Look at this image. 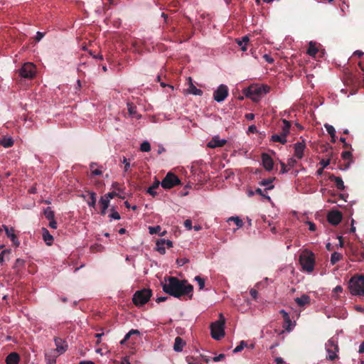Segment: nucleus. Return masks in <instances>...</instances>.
<instances>
[{"instance_id": "f257e3e1", "label": "nucleus", "mask_w": 364, "mask_h": 364, "mask_svg": "<svg viewBox=\"0 0 364 364\" xmlns=\"http://www.w3.org/2000/svg\"><path fill=\"white\" fill-rule=\"evenodd\" d=\"M167 282L163 284L164 292L176 298L188 296L189 299H192L193 287L188 284L186 280H180L177 277H169Z\"/></svg>"}, {"instance_id": "f03ea898", "label": "nucleus", "mask_w": 364, "mask_h": 364, "mask_svg": "<svg viewBox=\"0 0 364 364\" xmlns=\"http://www.w3.org/2000/svg\"><path fill=\"white\" fill-rule=\"evenodd\" d=\"M349 289L353 295L364 296V275H354L349 281Z\"/></svg>"}, {"instance_id": "7ed1b4c3", "label": "nucleus", "mask_w": 364, "mask_h": 364, "mask_svg": "<svg viewBox=\"0 0 364 364\" xmlns=\"http://www.w3.org/2000/svg\"><path fill=\"white\" fill-rule=\"evenodd\" d=\"M225 318L223 314H220V319L210 324L211 336L219 341L225 336L224 331Z\"/></svg>"}, {"instance_id": "20e7f679", "label": "nucleus", "mask_w": 364, "mask_h": 364, "mask_svg": "<svg viewBox=\"0 0 364 364\" xmlns=\"http://www.w3.org/2000/svg\"><path fill=\"white\" fill-rule=\"evenodd\" d=\"M270 87L267 85H253L248 88L247 96L257 102L263 95L269 92Z\"/></svg>"}, {"instance_id": "39448f33", "label": "nucleus", "mask_w": 364, "mask_h": 364, "mask_svg": "<svg viewBox=\"0 0 364 364\" xmlns=\"http://www.w3.org/2000/svg\"><path fill=\"white\" fill-rule=\"evenodd\" d=\"M299 262L303 270L311 272L315 265L314 255L311 252L301 254L299 257Z\"/></svg>"}, {"instance_id": "423d86ee", "label": "nucleus", "mask_w": 364, "mask_h": 364, "mask_svg": "<svg viewBox=\"0 0 364 364\" xmlns=\"http://www.w3.org/2000/svg\"><path fill=\"white\" fill-rule=\"evenodd\" d=\"M151 296V291L150 289H144L134 293L132 301L136 306H142L149 300Z\"/></svg>"}, {"instance_id": "0eeeda50", "label": "nucleus", "mask_w": 364, "mask_h": 364, "mask_svg": "<svg viewBox=\"0 0 364 364\" xmlns=\"http://www.w3.org/2000/svg\"><path fill=\"white\" fill-rule=\"evenodd\" d=\"M18 72L21 77L26 79H32L36 75V68L33 63H26L19 69Z\"/></svg>"}, {"instance_id": "6e6552de", "label": "nucleus", "mask_w": 364, "mask_h": 364, "mask_svg": "<svg viewBox=\"0 0 364 364\" xmlns=\"http://www.w3.org/2000/svg\"><path fill=\"white\" fill-rule=\"evenodd\" d=\"M180 183L181 181L178 177L174 173L169 172L162 180L161 185L164 189H171Z\"/></svg>"}, {"instance_id": "1a4fd4ad", "label": "nucleus", "mask_w": 364, "mask_h": 364, "mask_svg": "<svg viewBox=\"0 0 364 364\" xmlns=\"http://www.w3.org/2000/svg\"><path fill=\"white\" fill-rule=\"evenodd\" d=\"M349 252L350 253L351 259L356 262L364 261V247L363 245H350Z\"/></svg>"}, {"instance_id": "9d476101", "label": "nucleus", "mask_w": 364, "mask_h": 364, "mask_svg": "<svg viewBox=\"0 0 364 364\" xmlns=\"http://www.w3.org/2000/svg\"><path fill=\"white\" fill-rule=\"evenodd\" d=\"M326 351L328 354V359L330 360H334L338 358L336 353L338 351V346L337 341L331 338L326 343Z\"/></svg>"}, {"instance_id": "9b49d317", "label": "nucleus", "mask_w": 364, "mask_h": 364, "mask_svg": "<svg viewBox=\"0 0 364 364\" xmlns=\"http://www.w3.org/2000/svg\"><path fill=\"white\" fill-rule=\"evenodd\" d=\"M228 88L225 85H220L213 92V98L218 102H223L228 96Z\"/></svg>"}, {"instance_id": "f8f14e48", "label": "nucleus", "mask_w": 364, "mask_h": 364, "mask_svg": "<svg viewBox=\"0 0 364 364\" xmlns=\"http://www.w3.org/2000/svg\"><path fill=\"white\" fill-rule=\"evenodd\" d=\"M343 218L341 212L339 210H331L327 215V220L333 225H337L340 223Z\"/></svg>"}, {"instance_id": "ddd939ff", "label": "nucleus", "mask_w": 364, "mask_h": 364, "mask_svg": "<svg viewBox=\"0 0 364 364\" xmlns=\"http://www.w3.org/2000/svg\"><path fill=\"white\" fill-rule=\"evenodd\" d=\"M55 344L56 346V349L54 350L58 353V355L64 353L68 349V344L66 341L62 339L61 338H55L54 339Z\"/></svg>"}, {"instance_id": "4468645a", "label": "nucleus", "mask_w": 364, "mask_h": 364, "mask_svg": "<svg viewBox=\"0 0 364 364\" xmlns=\"http://www.w3.org/2000/svg\"><path fill=\"white\" fill-rule=\"evenodd\" d=\"M261 158L264 168L268 171H272L274 167V161L272 157L268 154L263 153Z\"/></svg>"}, {"instance_id": "2eb2a0df", "label": "nucleus", "mask_w": 364, "mask_h": 364, "mask_svg": "<svg viewBox=\"0 0 364 364\" xmlns=\"http://www.w3.org/2000/svg\"><path fill=\"white\" fill-rule=\"evenodd\" d=\"M279 314L282 316L284 320L283 327L287 331H291L292 330V326L294 324L291 322L290 316L287 312H286L284 309L279 311Z\"/></svg>"}, {"instance_id": "dca6fc26", "label": "nucleus", "mask_w": 364, "mask_h": 364, "mask_svg": "<svg viewBox=\"0 0 364 364\" xmlns=\"http://www.w3.org/2000/svg\"><path fill=\"white\" fill-rule=\"evenodd\" d=\"M305 148L306 144L304 140H302V141L296 142L294 144V156L298 159H301L303 158Z\"/></svg>"}, {"instance_id": "f3484780", "label": "nucleus", "mask_w": 364, "mask_h": 364, "mask_svg": "<svg viewBox=\"0 0 364 364\" xmlns=\"http://www.w3.org/2000/svg\"><path fill=\"white\" fill-rule=\"evenodd\" d=\"M227 141L225 139H220L219 136H214L212 139L208 143V147L211 149H215L217 147H223Z\"/></svg>"}, {"instance_id": "a211bd4d", "label": "nucleus", "mask_w": 364, "mask_h": 364, "mask_svg": "<svg viewBox=\"0 0 364 364\" xmlns=\"http://www.w3.org/2000/svg\"><path fill=\"white\" fill-rule=\"evenodd\" d=\"M58 353L54 350V349H50L46 352L45 358L48 364H55L56 358L58 356Z\"/></svg>"}, {"instance_id": "6ab92c4d", "label": "nucleus", "mask_w": 364, "mask_h": 364, "mask_svg": "<svg viewBox=\"0 0 364 364\" xmlns=\"http://www.w3.org/2000/svg\"><path fill=\"white\" fill-rule=\"evenodd\" d=\"M282 122H283L284 125L282 127L281 131L279 132V134H281L283 137L287 139V136L290 133L291 122L285 119H282Z\"/></svg>"}, {"instance_id": "aec40b11", "label": "nucleus", "mask_w": 364, "mask_h": 364, "mask_svg": "<svg viewBox=\"0 0 364 364\" xmlns=\"http://www.w3.org/2000/svg\"><path fill=\"white\" fill-rule=\"evenodd\" d=\"M328 179L331 181H334L336 183V188L338 190L343 191L345 189L344 183L341 177L336 176L333 174H329Z\"/></svg>"}, {"instance_id": "412c9836", "label": "nucleus", "mask_w": 364, "mask_h": 364, "mask_svg": "<svg viewBox=\"0 0 364 364\" xmlns=\"http://www.w3.org/2000/svg\"><path fill=\"white\" fill-rule=\"evenodd\" d=\"M188 80H189V86L187 90V92L189 94L194 95L201 96L203 95V91L201 90L196 87V86L192 82L191 77H188Z\"/></svg>"}, {"instance_id": "4be33fe9", "label": "nucleus", "mask_w": 364, "mask_h": 364, "mask_svg": "<svg viewBox=\"0 0 364 364\" xmlns=\"http://www.w3.org/2000/svg\"><path fill=\"white\" fill-rule=\"evenodd\" d=\"M20 360L19 355L17 353H9L6 358V364H18Z\"/></svg>"}, {"instance_id": "5701e85b", "label": "nucleus", "mask_w": 364, "mask_h": 364, "mask_svg": "<svg viewBox=\"0 0 364 364\" xmlns=\"http://www.w3.org/2000/svg\"><path fill=\"white\" fill-rule=\"evenodd\" d=\"M186 345V342L183 339L179 336L175 338L173 344V350L176 352H181L183 350V346Z\"/></svg>"}, {"instance_id": "b1692460", "label": "nucleus", "mask_w": 364, "mask_h": 364, "mask_svg": "<svg viewBox=\"0 0 364 364\" xmlns=\"http://www.w3.org/2000/svg\"><path fill=\"white\" fill-rule=\"evenodd\" d=\"M294 301L299 306L302 307L310 304V297L306 294H303L301 297H296Z\"/></svg>"}, {"instance_id": "393cba45", "label": "nucleus", "mask_w": 364, "mask_h": 364, "mask_svg": "<svg viewBox=\"0 0 364 364\" xmlns=\"http://www.w3.org/2000/svg\"><path fill=\"white\" fill-rule=\"evenodd\" d=\"M43 239L48 245H50L53 242V237L50 234L49 231L46 228H42Z\"/></svg>"}, {"instance_id": "a878e982", "label": "nucleus", "mask_w": 364, "mask_h": 364, "mask_svg": "<svg viewBox=\"0 0 364 364\" xmlns=\"http://www.w3.org/2000/svg\"><path fill=\"white\" fill-rule=\"evenodd\" d=\"M100 204L101 206L100 213L102 215H105L106 214V210L109 205V200H108V199L105 198V197H101L100 200Z\"/></svg>"}, {"instance_id": "bb28decb", "label": "nucleus", "mask_w": 364, "mask_h": 364, "mask_svg": "<svg viewBox=\"0 0 364 364\" xmlns=\"http://www.w3.org/2000/svg\"><path fill=\"white\" fill-rule=\"evenodd\" d=\"M166 240L161 239L158 240L156 242V250L161 255H164L166 253V245H165Z\"/></svg>"}, {"instance_id": "cd10ccee", "label": "nucleus", "mask_w": 364, "mask_h": 364, "mask_svg": "<svg viewBox=\"0 0 364 364\" xmlns=\"http://www.w3.org/2000/svg\"><path fill=\"white\" fill-rule=\"evenodd\" d=\"M270 141L273 142H279L282 144H285L287 142V139L283 137L279 134H274L271 136Z\"/></svg>"}, {"instance_id": "c85d7f7f", "label": "nucleus", "mask_w": 364, "mask_h": 364, "mask_svg": "<svg viewBox=\"0 0 364 364\" xmlns=\"http://www.w3.org/2000/svg\"><path fill=\"white\" fill-rule=\"evenodd\" d=\"M341 157L344 160H350L347 164L344 165L343 170H346L350 166V164L352 159V153L349 151H343L341 154Z\"/></svg>"}, {"instance_id": "c756f323", "label": "nucleus", "mask_w": 364, "mask_h": 364, "mask_svg": "<svg viewBox=\"0 0 364 364\" xmlns=\"http://www.w3.org/2000/svg\"><path fill=\"white\" fill-rule=\"evenodd\" d=\"M129 114L132 117L140 118V115L136 116V107L133 102H127V104Z\"/></svg>"}, {"instance_id": "7c9ffc66", "label": "nucleus", "mask_w": 364, "mask_h": 364, "mask_svg": "<svg viewBox=\"0 0 364 364\" xmlns=\"http://www.w3.org/2000/svg\"><path fill=\"white\" fill-rule=\"evenodd\" d=\"M274 179H275L274 177L269 178H267V179H263L262 181H261L259 182V185L262 186H269L267 188H265V191L272 190L274 187L273 185H272V183L274 181Z\"/></svg>"}, {"instance_id": "2f4dec72", "label": "nucleus", "mask_w": 364, "mask_h": 364, "mask_svg": "<svg viewBox=\"0 0 364 364\" xmlns=\"http://www.w3.org/2000/svg\"><path fill=\"white\" fill-rule=\"evenodd\" d=\"M6 236L10 238L11 241L12 242L13 245L16 247L19 246V241L17 237V236L14 234V230L12 229L11 231H9V233L6 234Z\"/></svg>"}, {"instance_id": "473e14b6", "label": "nucleus", "mask_w": 364, "mask_h": 364, "mask_svg": "<svg viewBox=\"0 0 364 364\" xmlns=\"http://www.w3.org/2000/svg\"><path fill=\"white\" fill-rule=\"evenodd\" d=\"M160 182L158 181V180H156L154 183L152 184V186H151L146 191V192L150 194L151 196H156V192L155 191V189L158 188L159 185H160Z\"/></svg>"}, {"instance_id": "72a5a7b5", "label": "nucleus", "mask_w": 364, "mask_h": 364, "mask_svg": "<svg viewBox=\"0 0 364 364\" xmlns=\"http://www.w3.org/2000/svg\"><path fill=\"white\" fill-rule=\"evenodd\" d=\"M318 51V50L316 48L315 43L310 42L307 50V53L311 56H315Z\"/></svg>"}, {"instance_id": "f704fd0d", "label": "nucleus", "mask_w": 364, "mask_h": 364, "mask_svg": "<svg viewBox=\"0 0 364 364\" xmlns=\"http://www.w3.org/2000/svg\"><path fill=\"white\" fill-rule=\"evenodd\" d=\"M89 194L90 200L87 201V204L89 206L95 208L97 201V194L94 192H89Z\"/></svg>"}, {"instance_id": "c9c22d12", "label": "nucleus", "mask_w": 364, "mask_h": 364, "mask_svg": "<svg viewBox=\"0 0 364 364\" xmlns=\"http://www.w3.org/2000/svg\"><path fill=\"white\" fill-rule=\"evenodd\" d=\"M0 144L5 148H9L13 146L14 141L11 138L4 137L0 141Z\"/></svg>"}, {"instance_id": "e433bc0d", "label": "nucleus", "mask_w": 364, "mask_h": 364, "mask_svg": "<svg viewBox=\"0 0 364 364\" xmlns=\"http://www.w3.org/2000/svg\"><path fill=\"white\" fill-rule=\"evenodd\" d=\"M43 214L45 215V217L48 220H53V218H55V213H54V211H53L51 210V208L50 207H48L46 208L44 211H43Z\"/></svg>"}, {"instance_id": "4c0bfd02", "label": "nucleus", "mask_w": 364, "mask_h": 364, "mask_svg": "<svg viewBox=\"0 0 364 364\" xmlns=\"http://www.w3.org/2000/svg\"><path fill=\"white\" fill-rule=\"evenodd\" d=\"M342 258V255L337 252H334L333 253L331 254V262L332 264H335L336 263H337L338 261H340Z\"/></svg>"}, {"instance_id": "58836bf2", "label": "nucleus", "mask_w": 364, "mask_h": 364, "mask_svg": "<svg viewBox=\"0 0 364 364\" xmlns=\"http://www.w3.org/2000/svg\"><path fill=\"white\" fill-rule=\"evenodd\" d=\"M245 347H247V343L245 341H240V344L233 350V353H237L244 349Z\"/></svg>"}, {"instance_id": "ea45409f", "label": "nucleus", "mask_w": 364, "mask_h": 364, "mask_svg": "<svg viewBox=\"0 0 364 364\" xmlns=\"http://www.w3.org/2000/svg\"><path fill=\"white\" fill-rule=\"evenodd\" d=\"M140 150L144 152H148L151 150V145L148 141H144L140 146Z\"/></svg>"}, {"instance_id": "a19ab883", "label": "nucleus", "mask_w": 364, "mask_h": 364, "mask_svg": "<svg viewBox=\"0 0 364 364\" xmlns=\"http://www.w3.org/2000/svg\"><path fill=\"white\" fill-rule=\"evenodd\" d=\"M194 279L198 282L199 289H203L205 287V279L200 276H196Z\"/></svg>"}, {"instance_id": "79ce46f5", "label": "nucleus", "mask_w": 364, "mask_h": 364, "mask_svg": "<svg viewBox=\"0 0 364 364\" xmlns=\"http://www.w3.org/2000/svg\"><path fill=\"white\" fill-rule=\"evenodd\" d=\"M327 132L328 133V134L330 136H333V135H335L336 134V130H335V128L332 126V125H330L328 124H326L324 125Z\"/></svg>"}, {"instance_id": "37998d69", "label": "nucleus", "mask_w": 364, "mask_h": 364, "mask_svg": "<svg viewBox=\"0 0 364 364\" xmlns=\"http://www.w3.org/2000/svg\"><path fill=\"white\" fill-rule=\"evenodd\" d=\"M149 233L153 235V234L159 233L161 230V228L159 225H156L154 227H149Z\"/></svg>"}, {"instance_id": "c03bdc74", "label": "nucleus", "mask_w": 364, "mask_h": 364, "mask_svg": "<svg viewBox=\"0 0 364 364\" xmlns=\"http://www.w3.org/2000/svg\"><path fill=\"white\" fill-rule=\"evenodd\" d=\"M230 220H233L235 223V225L240 228L243 225V222L241 219H240L238 217H232L230 218Z\"/></svg>"}, {"instance_id": "a18cd8bd", "label": "nucleus", "mask_w": 364, "mask_h": 364, "mask_svg": "<svg viewBox=\"0 0 364 364\" xmlns=\"http://www.w3.org/2000/svg\"><path fill=\"white\" fill-rule=\"evenodd\" d=\"M111 210H112V213L109 215V217L110 218H112V219L119 220L120 219V215L119 214V213L115 211L114 209H112Z\"/></svg>"}, {"instance_id": "49530a36", "label": "nucleus", "mask_w": 364, "mask_h": 364, "mask_svg": "<svg viewBox=\"0 0 364 364\" xmlns=\"http://www.w3.org/2000/svg\"><path fill=\"white\" fill-rule=\"evenodd\" d=\"M118 194L114 192V191H112V192H109L108 193H106L105 196H103L102 197H105V198L108 199V200H109L110 199H112L114 198L115 196H117Z\"/></svg>"}, {"instance_id": "de8ad7c7", "label": "nucleus", "mask_w": 364, "mask_h": 364, "mask_svg": "<svg viewBox=\"0 0 364 364\" xmlns=\"http://www.w3.org/2000/svg\"><path fill=\"white\" fill-rule=\"evenodd\" d=\"M255 193H257V194H258V195H259V196H262L263 198H264L267 199L268 200H271L270 197H269V196L264 195V194L263 193L262 190L261 188H257V189L255 190Z\"/></svg>"}, {"instance_id": "09e8293b", "label": "nucleus", "mask_w": 364, "mask_h": 364, "mask_svg": "<svg viewBox=\"0 0 364 364\" xmlns=\"http://www.w3.org/2000/svg\"><path fill=\"white\" fill-rule=\"evenodd\" d=\"M122 162L124 164V171L125 172L128 171V170L130 167V163H129V160L126 157H124Z\"/></svg>"}, {"instance_id": "8fccbe9b", "label": "nucleus", "mask_w": 364, "mask_h": 364, "mask_svg": "<svg viewBox=\"0 0 364 364\" xmlns=\"http://www.w3.org/2000/svg\"><path fill=\"white\" fill-rule=\"evenodd\" d=\"M330 161H331V158H328L326 160L321 159L320 161V164L321 165L322 168H325L326 167H327L329 165Z\"/></svg>"}, {"instance_id": "3c124183", "label": "nucleus", "mask_w": 364, "mask_h": 364, "mask_svg": "<svg viewBox=\"0 0 364 364\" xmlns=\"http://www.w3.org/2000/svg\"><path fill=\"white\" fill-rule=\"evenodd\" d=\"M45 36V33H42L40 31H38L36 33V36H35V40L36 42H39Z\"/></svg>"}, {"instance_id": "603ef678", "label": "nucleus", "mask_w": 364, "mask_h": 364, "mask_svg": "<svg viewBox=\"0 0 364 364\" xmlns=\"http://www.w3.org/2000/svg\"><path fill=\"white\" fill-rule=\"evenodd\" d=\"M176 262L178 265L180 266H183V264H186L187 262H188V259H186V258H181V259H178L176 260Z\"/></svg>"}, {"instance_id": "864d4df0", "label": "nucleus", "mask_w": 364, "mask_h": 364, "mask_svg": "<svg viewBox=\"0 0 364 364\" xmlns=\"http://www.w3.org/2000/svg\"><path fill=\"white\" fill-rule=\"evenodd\" d=\"M250 294L253 299L256 300L257 298L258 292L255 289H251L250 291Z\"/></svg>"}, {"instance_id": "5fc2aeb1", "label": "nucleus", "mask_w": 364, "mask_h": 364, "mask_svg": "<svg viewBox=\"0 0 364 364\" xmlns=\"http://www.w3.org/2000/svg\"><path fill=\"white\" fill-rule=\"evenodd\" d=\"M225 354L221 353V354H219L218 356H215L213 358V360L215 362H218V361L223 360L225 358Z\"/></svg>"}, {"instance_id": "6e6d98bb", "label": "nucleus", "mask_w": 364, "mask_h": 364, "mask_svg": "<svg viewBox=\"0 0 364 364\" xmlns=\"http://www.w3.org/2000/svg\"><path fill=\"white\" fill-rule=\"evenodd\" d=\"M184 226L188 229V230H191L192 229V221L191 220H186L184 221Z\"/></svg>"}, {"instance_id": "4d7b16f0", "label": "nucleus", "mask_w": 364, "mask_h": 364, "mask_svg": "<svg viewBox=\"0 0 364 364\" xmlns=\"http://www.w3.org/2000/svg\"><path fill=\"white\" fill-rule=\"evenodd\" d=\"M49 227L53 229L57 228V222L55 221V218L50 220Z\"/></svg>"}, {"instance_id": "13d9d810", "label": "nucleus", "mask_w": 364, "mask_h": 364, "mask_svg": "<svg viewBox=\"0 0 364 364\" xmlns=\"http://www.w3.org/2000/svg\"><path fill=\"white\" fill-rule=\"evenodd\" d=\"M281 166H282V168L280 170L281 173H285L289 171V169L287 168V165L284 163L282 162Z\"/></svg>"}, {"instance_id": "bf43d9fd", "label": "nucleus", "mask_w": 364, "mask_h": 364, "mask_svg": "<svg viewBox=\"0 0 364 364\" xmlns=\"http://www.w3.org/2000/svg\"><path fill=\"white\" fill-rule=\"evenodd\" d=\"M131 336H132V335H129V333L128 332L125 335L124 338L121 341L120 343L121 344L125 343L130 338Z\"/></svg>"}, {"instance_id": "052dcab7", "label": "nucleus", "mask_w": 364, "mask_h": 364, "mask_svg": "<svg viewBox=\"0 0 364 364\" xmlns=\"http://www.w3.org/2000/svg\"><path fill=\"white\" fill-rule=\"evenodd\" d=\"M248 132H251V133H256V132H257V129L256 126H255V125H250V126L248 127Z\"/></svg>"}, {"instance_id": "680f3d73", "label": "nucleus", "mask_w": 364, "mask_h": 364, "mask_svg": "<svg viewBox=\"0 0 364 364\" xmlns=\"http://www.w3.org/2000/svg\"><path fill=\"white\" fill-rule=\"evenodd\" d=\"M6 252H9V250H3L1 253H0V264H1L4 260V254Z\"/></svg>"}, {"instance_id": "e2e57ef3", "label": "nucleus", "mask_w": 364, "mask_h": 364, "mask_svg": "<svg viewBox=\"0 0 364 364\" xmlns=\"http://www.w3.org/2000/svg\"><path fill=\"white\" fill-rule=\"evenodd\" d=\"M245 118L247 120H253L255 119V114L253 113H247L245 114Z\"/></svg>"}, {"instance_id": "0e129e2a", "label": "nucleus", "mask_w": 364, "mask_h": 364, "mask_svg": "<svg viewBox=\"0 0 364 364\" xmlns=\"http://www.w3.org/2000/svg\"><path fill=\"white\" fill-rule=\"evenodd\" d=\"M309 224V229L311 231H315L316 230V225L312 222H308Z\"/></svg>"}, {"instance_id": "69168bd1", "label": "nucleus", "mask_w": 364, "mask_h": 364, "mask_svg": "<svg viewBox=\"0 0 364 364\" xmlns=\"http://www.w3.org/2000/svg\"><path fill=\"white\" fill-rule=\"evenodd\" d=\"M102 174V172L100 169H95V170L92 169V175L100 176Z\"/></svg>"}, {"instance_id": "338daca9", "label": "nucleus", "mask_w": 364, "mask_h": 364, "mask_svg": "<svg viewBox=\"0 0 364 364\" xmlns=\"http://www.w3.org/2000/svg\"><path fill=\"white\" fill-rule=\"evenodd\" d=\"M129 335H132V336H133V335L139 336L140 335V332L136 329H132L129 331Z\"/></svg>"}, {"instance_id": "774afa93", "label": "nucleus", "mask_w": 364, "mask_h": 364, "mask_svg": "<svg viewBox=\"0 0 364 364\" xmlns=\"http://www.w3.org/2000/svg\"><path fill=\"white\" fill-rule=\"evenodd\" d=\"M358 352H359V353H364V341L360 345Z\"/></svg>"}]
</instances>
